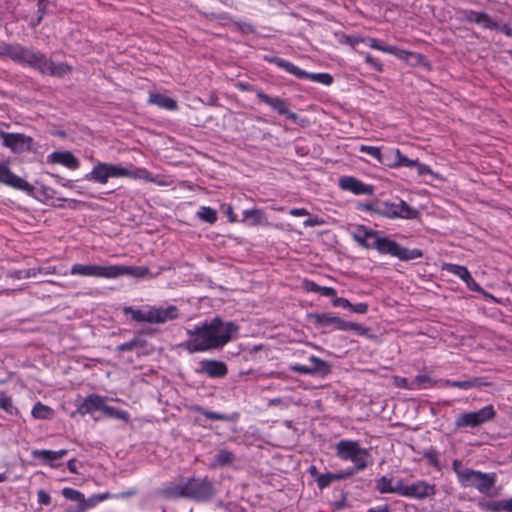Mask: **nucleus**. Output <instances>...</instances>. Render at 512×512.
<instances>
[{
	"instance_id": "nucleus-52",
	"label": "nucleus",
	"mask_w": 512,
	"mask_h": 512,
	"mask_svg": "<svg viewBox=\"0 0 512 512\" xmlns=\"http://www.w3.org/2000/svg\"><path fill=\"white\" fill-rule=\"evenodd\" d=\"M356 472H358V471L355 470L354 468H348L346 470H341L339 472L333 473L334 480L335 481L345 480V479L353 476Z\"/></svg>"
},
{
	"instance_id": "nucleus-36",
	"label": "nucleus",
	"mask_w": 512,
	"mask_h": 512,
	"mask_svg": "<svg viewBox=\"0 0 512 512\" xmlns=\"http://www.w3.org/2000/svg\"><path fill=\"white\" fill-rule=\"evenodd\" d=\"M197 216L209 224H214L217 221V211L210 207H201L197 212Z\"/></svg>"
},
{
	"instance_id": "nucleus-34",
	"label": "nucleus",
	"mask_w": 512,
	"mask_h": 512,
	"mask_svg": "<svg viewBox=\"0 0 512 512\" xmlns=\"http://www.w3.org/2000/svg\"><path fill=\"white\" fill-rule=\"evenodd\" d=\"M243 217L244 220H251V225H259L266 220L265 213L261 209L244 210Z\"/></svg>"
},
{
	"instance_id": "nucleus-29",
	"label": "nucleus",
	"mask_w": 512,
	"mask_h": 512,
	"mask_svg": "<svg viewBox=\"0 0 512 512\" xmlns=\"http://www.w3.org/2000/svg\"><path fill=\"white\" fill-rule=\"evenodd\" d=\"M53 414H54L53 409L41 402H37L31 410V415L35 419H41V420L51 419L53 417Z\"/></svg>"
},
{
	"instance_id": "nucleus-63",
	"label": "nucleus",
	"mask_w": 512,
	"mask_h": 512,
	"mask_svg": "<svg viewBox=\"0 0 512 512\" xmlns=\"http://www.w3.org/2000/svg\"><path fill=\"white\" fill-rule=\"evenodd\" d=\"M415 166L417 167V172H418V175H424V174H427V173H432L431 169L429 166L425 165V164H422V163H419L417 161V164H415Z\"/></svg>"
},
{
	"instance_id": "nucleus-4",
	"label": "nucleus",
	"mask_w": 512,
	"mask_h": 512,
	"mask_svg": "<svg viewBox=\"0 0 512 512\" xmlns=\"http://www.w3.org/2000/svg\"><path fill=\"white\" fill-rule=\"evenodd\" d=\"M355 239L366 248H374L380 254H389L391 256H422L419 249L408 250L401 247L394 240L379 236L378 232L368 230L360 226L355 233Z\"/></svg>"
},
{
	"instance_id": "nucleus-39",
	"label": "nucleus",
	"mask_w": 512,
	"mask_h": 512,
	"mask_svg": "<svg viewBox=\"0 0 512 512\" xmlns=\"http://www.w3.org/2000/svg\"><path fill=\"white\" fill-rule=\"evenodd\" d=\"M443 269L456 275L461 280H464L465 277H468V274L470 273L466 267L451 263L444 264Z\"/></svg>"
},
{
	"instance_id": "nucleus-22",
	"label": "nucleus",
	"mask_w": 512,
	"mask_h": 512,
	"mask_svg": "<svg viewBox=\"0 0 512 512\" xmlns=\"http://www.w3.org/2000/svg\"><path fill=\"white\" fill-rule=\"evenodd\" d=\"M464 19L470 23H477L487 29H497L498 23L494 21L487 13L473 10L465 11Z\"/></svg>"
},
{
	"instance_id": "nucleus-18",
	"label": "nucleus",
	"mask_w": 512,
	"mask_h": 512,
	"mask_svg": "<svg viewBox=\"0 0 512 512\" xmlns=\"http://www.w3.org/2000/svg\"><path fill=\"white\" fill-rule=\"evenodd\" d=\"M200 372L206 374L210 378H222L228 373L227 365L222 361L203 360L200 362Z\"/></svg>"
},
{
	"instance_id": "nucleus-8",
	"label": "nucleus",
	"mask_w": 512,
	"mask_h": 512,
	"mask_svg": "<svg viewBox=\"0 0 512 512\" xmlns=\"http://www.w3.org/2000/svg\"><path fill=\"white\" fill-rule=\"evenodd\" d=\"M211 337L216 339L214 349L224 347L227 343L233 340L239 331V326L233 321H223L220 317H214L211 320L205 321Z\"/></svg>"
},
{
	"instance_id": "nucleus-46",
	"label": "nucleus",
	"mask_w": 512,
	"mask_h": 512,
	"mask_svg": "<svg viewBox=\"0 0 512 512\" xmlns=\"http://www.w3.org/2000/svg\"><path fill=\"white\" fill-rule=\"evenodd\" d=\"M98 504L95 495H92L89 498H85L83 496V499L81 501V504L78 505V512H86L88 509H91L95 507Z\"/></svg>"
},
{
	"instance_id": "nucleus-3",
	"label": "nucleus",
	"mask_w": 512,
	"mask_h": 512,
	"mask_svg": "<svg viewBox=\"0 0 512 512\" xmlns=\"http://www.w3.org/2000/svg\"><path fill=\"white\" fill-rule=\"evenodd\" d=\"M452 470L456 474L457 481L463 488H474L480 494L488 497L495 496L496 473H485L480 470L465 467L458 459L453 460Z\"/></svg>"
},
{
	"instance_id": "nucleus-54",
	"label": "nucleus",
	"mask_w": 512,
	"mask_h": 512,
	"mask_svg": "<svg viewBox=\"0 0 512 512\" xmlns=\"http://www.w3.org/2000/svg\"><path fill=\"white\" fill-rule=\"evenodd\" d=\"M466 286L471 290V291H475V292H480L482 291V288L480 287V285L473 279V277L471 276V274L469 273L468 274V277H465L464 280H462Z\"/></svg>"
},
{
	"instance_id": "nucleus-23",
	"label": "nucleus",
	"mask_w": 512,
	"mask_h": 512,
	"mask_svg": "<svg viewBox=\"0 0 512 512\" xmlns=\"http://www.w3.org/2000/svg\"><path fill=\"white\" fill-rule=\"evenodd\" d=\"M51 163H59L69 169H76L79 167L78 159L69 151H56L49 155Z\"/></svg>"
},
{
	"instance_id": "nucleus-51",
	"label": "nucleus",
	"mask_w": 512,
	"mask_h": 512,
	"mask_svg": "<svg viewBox=\"0 0 512 512\" xmlns=\"http://www.w3.org/2000/svg\"><path fill=\"white\" fill-rule=\"evenodd\" d=\"M290 371L303 374V375H314V371L309 366L301 364H293L289 367Z\"/></svg>"
},
{
	"instance_id": "nucleus-43",
	"label": "nucleus",
	"mask_w": 512,
	"mask_h": 512,
	"mask_svg": "<svg viewBox=\"0 0 512 512\" xmlns=\"http://www.w3.org/2000/svg\"><path fill=\"white\" fill-rule=\"evenodd\" d=\"M395 157L396 160L394 164L390 165L391 167H400V166H407V167H413L415 164H417V160H411L404 156L399 149H396L395 151Z\"/></svg>"
},
{
	"instance_id": "nucleus-40",
	"label": "nucleus",
	"mask_w": 512,
	"mask_h": 512,
	"mask_svg": "<svg viewBox=\"0 0 512 512\" xmlns=\"http://www.w3.org/2000/svg\"><path fill=\"white\" fill-rule=\"evenodd\" d=\"M194 411L204 415L207 419L219 420V421H228L229 420V417L227 415L219 413V412L206 410L201 406L194 407Z\"/></svg>"
},
{
	"instance_id": "nucleus-24",
	"label": "nucleus",
	"mask_w": 512,
	"mask_h": 512,
	"mask_svg": "<svg viewBox=\"0 0 512 512\" xmlns=\"http://www.w3.org/2000/svg\"><path fill=\"white\" fill-rule=\"evenodd\" d=\"M68 453V450L61 449L58 451H52V450H33L32 456L36 459H41L45 463L49 464L50 466H54V462L62 459L65 457Z\"/></svg>"
},
{
	"instance_id": "nucleus-56",
	"label": "nucleus",
	"mask_w": 512,
	"mask_h": 512,
	"mask_svg": "<svg viewBox=\"0 0 512 512\" xmlns=\"http://www.w3.org/2000/svg\"><path fill=\"white\" fill-rule=\"evenodd\" d=\"M332 305L334 307H342L344 309H349V310L351 307V303L349 302L348 299L342 298V297H337V295L334 297V299H332Z\"/></svg>"
},
{
	"instance_id": "nucleus-14",
	"label": "nucleus",
	"mask_w": 512,
	"mask_h": 512,
	"mask_svg": "<svg viewBox=\"0 0 512 512\" xmlns=\"http://www.w3.org/2000/svg\"><path fill=\"white\" fill-rule=\"evenodd\" d=\"M256 96L260 102L266 103L280 115H285L294 123L301 122L299 116L296 113L290 111L289 104L286 102V100L280 97H271L264 93L262 90H257Z\"/></svg>"
},
{
	"instance_id": "nucleus-38",
	"label": "nucleus",
	"mask_w": 512,
	"mask_h": 512,
	"mask_svg": "<svg viewBox=\"0 0 512 512\" xmlns=\"http://www.w3.org/2000/svg\"><path fill=\"white\" fill-rule=\"evenodd\" d=\"M479 383L477 378H473L470 380L458 381V380H447L446 385L449 387L459 388L463 390L470 389L472 387H476Z\"/></svg>"
},
{
	"instance_id": "nucleus-35",
	"label": "nucleus",
	"mask_w": 512,
	"mask_h": 512,
	"mask_svg": "<svg viewBox=\"0 0 512 512\" xmlns=\"http://www.w3.org/2000/svg\"><path fill=\"white\" fill-rule=\"evenodd\" d=\"M125 315H130L132 320L136 322H147L148 323V309H135L133 307H124Z\"/></svg>"
},
{
	"instance_id": "nucleus-50",
	"label": "nucleus",
	"mask_w": 512,
	"mask_h": 512,
	"mask_svg": "<svg viewBox=\"0 0 512 512\" xmlns=\"http://www.w3.org/2000/svg\"><path fill=\"white\" fill-rule=\"evenodd\" d=\"M364 41L365 39L358 35H344L341 40L342 43L348 44L352 47H355L356 45Z\"/></svg>"
},
{
	"instance_id": "nucleus-31",
	"label": "nucleus",
	"mask_w": 512,
	"mask_h": 512,
	"mask_svg": "<svg viewBox=\"0 0 512 512\" xmlns=\"http://www.w3.org/2000/svg\"><path fill=\"white\" fill-rule=\"evenodd\" d=\"M455 426L457 428H466V427H478L479 424L476 420V416L473 412H467L460 414L455 420Z\"/></svg>"
},
{
	"instance_id": "nucleus-25",
	"label": "nucleus",
	"mask_w": 512,
	"mask_h": 512,
	"mask_svg": "<svg viewBox=\"0 0 512 512\" xmlns=\"http://www.w3.org/2000/svg\"><path fill=\"white\" fill-rule=\"evenodd\" d=\"M479 507L484 511L512 512V497L503 500L479 502Z\"/></svg>"
},
{
	"instance_id": "nucleus-12",
	"label": "nucleus",
	"mask_w": 512,
	"mask_h": 512,
	"mask_svg": "<svg viewBox=\"0 0 512 512\" xmlns=\"http://www.w3.org/2000/svg\"><path fill=\"white\" fill-rule=\"evenodd\" d=\"M437 489L435 484H430L425 480H417L410 484H405L402 479V487L400 496L423 500L426 498H432L436 495Z\"/></svg>"
},
{
	"instance_id": "nucleus-61",
	"label": "nucleus",
	"mask_w": 512,
	"mask_h": 512,
	"mask_svg": "<svg viewBox=\"0 0 512 512\" xmlns=\"http://www.w3.org/2000/svg\"><path fill=\"white\" fill-rule=\"evenodd\" d=\"M319 294L322 296L331 297L332 299H334V297L336 296V290L332 287L321 286L320 290H319Z\"/></svg>"
},
{
	"instance_id": "nucleus-9",
	"label": "nucleus",
	"mask_w": 512,
	"mask_h": 512,
	"mask_svg": "<svg viewBox=\"0 0 512 512\" xmlns=\"http://www.w3.org/2000/svg\"><path fill=\"white\" fill-rule=\"evenodd\" d=\"M187 334L189 338L185 346L190 353L214 350V344L217 342L214 337H211L205 321L188 330Z\"/></svg>"
},
{
	"instance_id": "nucleus-45",
	"label": "nucleus",
	"mask_w": 512,
	"mask_h": 512,
	"mask_svg": "<svg viewBox=\"0 0 512 512\" xmlns=\"http://www.w3.org/2000/svg\"><path fill=\"white\" fill-rule=\"evenodd\" d=\"M317 486L319 489L323 490L331 485L334 482V475L331 472L319 474L315 479Z\"/></svg>"
},
{
	"instance_id": "nucleus-5",
	"label": "nucleus",
	"mask_w": 512,
	"mask_h": 512,
	"mask_svg": "<svg viewBox=\"0 0 512 512\" xmlns=\"http://www.w3.org/2000/svg\"><path fill=\"white\" fill-rule=\"evenodd\" d=\"M0 57H8L13 61L26 63L42 73L54 74V65L42 53H35L20 44H0Z\"/></svg>"
},
{
	"instance_id": "nucleus-58",
	"label": "nucleus",
	"mask_w": 512,
	"mask_h": 512,
	"mask_svg": "<svg viewBox=\"0 0 512 512\" xmlns=\"http://www.w3.org/2000/svg\"><path fill=\"white\" fill-rule=\"evenodd\" d=\"M365 60L369 65L373 66L376 71H378V72L383 71V65L377 59L372 57V55H370L369 53L366 54Z\"/></svg>"
},
{
	"instance_id": "nucleus-20",
	"label": "nucleus",
	"mask_w": 512,
	"mask_h": 512,
	"mask_svg": "<svg viewBox=\"0 0 512 512\" xmlns=\"http://www.w3.org/2000/svg\"><path fill=\"white\" fill-rule=\"evenodd\" d=\"M340 186L342 189L349 190L356 195L366 194L371 195L373 193V187L364 184L362 181L354 177H343L340 179Z\"/></svg>"
},
{
	"instance_id": "nucleus-16",
	"label": "nucleus",
	"mask_w": 512,
	"mask_h": 512,
	"mask_svg": "<svg viewBox=\"0 0 512 512\" xmlns=\"http://www.w3.org/2000/svg\"><path fill=\"white\" fill-rule=\"evenodd\" d=\"M308 318L317 328H330L338 331L345 329L346 320L333 313H310Z\"/></svg>"
},
{
	"instance_id": "nucleus-21",
	"label": "nucleus",
	"mask_w": 512,
	"mask_h": 512,
	"mask_svg": "<svg viewBox=\"0 0 512 512\" xmlns=\"http://www.w3.org/2000/svg\"><path fill=\"white\" fill-rule=\"evenodd\" d=\"M104 407L105 403L104 398L102 396L97 394H90L78 406V412L82 415L91 414L99 410L103 412Z\"/></svg>"
},
{
	"instance_id": "nucleus-30",
	"label": "nucleus",
	"mask_w": 512,
	"mask_h": 512,
	"mask_svg": "<svg viewBox=\"0 0 512 512\" xmlns=\"http://www.w3.org/2000/svg\"><path fill=\"white\" fill-rule=\"evenodd\" d=\"M309 361L313 364L310 367L314 371V375H321L324 377L331 372L330 365L317 356L311 355L309 357Z\"/></svg>"
},
{
	"instance_id": "nucleus-11",
	"label": "nucleus",
	"mask_w": 512,
	"mask_h": 512,
	"mask_svg": "<svg viewBox=\"0 0 512 512\" xmlns=\"http://www.w3.org/2000/svg\"><path fill=\"white\" fill-rule=\"evenodd\" d=\"M124 176H131V172L121 165L98 163L93 167L92 171L86 176V178L100 184H105L109 178Z\"/></svg>"
},
{
	"instance_id": "nucleus-49",
	"label": "nucleus",
	"mask_w": 512,
	"mask_h": 512,
	"mask_svg": "<svg viewBox=\"0 0 512 512\" xmlns=\"http://www.w3.org/2000/svg\"><path fill=\"white\" fill-rule=\"evenodd\" d=\"M47 3L46 0H38V17L32 22L33 27L40 24L43 16L47 13Z\"/></svg>"
},
{
	"instance_id": "nucleus-48",
	"label": "nucleus",
	"mask_w": 512,
	"mask_h": 512,
	"mask_svg": "<svg viewBox=\"0 0 512 512\" xmlns=\"http://www.w3.org/2000/svg\"><path fill=\"white\" fill-rule=\"evenodd\" d=\"M139 345H140V340L135 337V338L131 339L128 342H124V343L118 345L117 346V350L120 351V352L132 351L133 349H135Z\"/></svg>"
},
{
	"instance_id": "nucleus-64",
	"label": "nucleus",
	"mask_w": 512,
	"mask_h": 512,
	"mask_svg": "<svg viewBox=\"0 0 512 512\" xmlns=\"http://www.w3.org/2000/svg\"><path fill=\"white\" fill-rule=\"evenodd\" d=\"M496 30L501 31L506 36H509V37L512 36V29H511L510 25H508V24H503V25L498 24V28Z\"/></svg>"
},
{
	"instance_id": "nucleus-27",
	"label": "nucleus",
	"mask_w": 512,
	"mask_h": 512,
	"mask_svg": "<svg viewBox=\"0 0 512 512\" xmlns=\"http://www.w3.org/2000/svg\"><path fill=\"white\" fill-rule=\"evenodd\" d=\"M149 102L167 110H176L177 101L162 94H150Z\"/></svg>"
},
{
	"instance_id": "nucleus-33",
	"label": "nucleus",
	"mask_w": 512,
	"mask_h": 512,
	"mask_svg": "<svg viewBox=\"0 0 512 512\" xmlns=\"http://www.w3.org/2000/svg\"><path fill=\"white\" fill-rule=\"evenodd\" d=\"M0 409L9 415L17 416L19 414L18 408L13 404L12 397L6 395L2 391H0Z\"/></svg>"
},
{
	"instance_id": "nucleus-7",
	"label": "nucleus",
	"mask_w": 512,
	"mask_h": 512,
	"mask_svg": "<svg viewBox=\"0 0 512 512\" xmlns=\"http://www.w3.org/2000/svg\"><path fill=\"white\" fill-rule=\"evenodd\" d=\"M365 208L374 213L388 217V218H404L415 219L418 217L419 212L411 208L405 201L401 200L399 203H388L378 201L374 204H366Z\"/></svg>"
},
{
	"instance_id": "nucleus-10",
	"label": "nucleus",
	"mask_w": 512,
	"mask_h": 512,
	"mask_svg": "<svg viewBox=\"0 0 512 512\" xmlns=\"http://www.w3.org/2000/svg\"><path fill=\"white\" fill-rule=\"evenodd\" d=\"M264 60L269 63L276 64L278 67L293 74L297 78L310 79L312 81L324 84L326 86H329L333 83V76L329 73H309L295 66L293 63L276 56H265Z\"/></svg>"
},
{
	"instance_id": "nucleus-2",
	"label": "nucleus",
	"mask_w": 512,
	"mask_h": 512,
	"mask_svg": "<svg viewBox=\"0 0 512 512\" xmlns=\"http://www.w3.org/2000/svg\"><path fill=\"white\" fill-rule=\"evenodd\" d=\"M160 270L153 271L149 266H127V265H93L75 264L71 267V274L90 277L117 278L122 275L141 278L146 275L156 276Z\"/></svg>"
},
{
	"instance_id": "nucleus-53",
	"label": "nucleus",
	"mask_w": 512,
	"mask_h": 512,
	"mask_svg": "<svg viewBox=\"0 0 512 512\" xmlns=\"http://www.w3.org/2000/svg\"><path fill=\"white\" fill-rule=\"evenodd\" d=\"M320 287L318 284H316L314 281H311V280H308V279H304L302 281V288L306 291V292H315V293H319V290H320Z\"/></svg>"
},
{
	"instance_id": "nucleus-37",
	"label": "nucleus",
	"mask_w": 512,
	"mask_h": 512,
	"mask_svg": "<svg viewBox=\"0 0 512 512\" xmlns=\"http://www.w3.org/2000/svg\"><path fill=\"white\" fill-rule=\"evenodd\" d=\"M424 458L427 461L428 465L434 467L437 471L442 470V466L440 464L439 453L430 448L429 450L424 452Z\"/></svg>"
},
{
	"instance_id": "nucleus-28",
	"label": "nucleus",
	"mask_w": 512,
	"mask_h": 512,
	"mask_svg": "<svg viewBox=\"0 0 512 512\" xmlns=\"http://www.w3.org/2000/svg\"><path fill=\"white\" fill-rule=\"evenodd\" d=\"M234 461H235V455L232 452H230L226 449H221L214 456V460L211 464V468L228 466V465H231Z\"/></svg>"
},
{
	"instance_id": "nucleus-19",
	"label": "nucleus",
	"mask_w": 512,
	"mask_h": 512,
	"mask_svg": "<svg viewBox=\"0 0 512 512\" xmlns=\"http://www.w3.org/2000/svg\"><path fill=\"white\" fill-rule=\"evenodd\" d=\"M402 479L394 480L391 477L381 476L376 480L375 488L380 494H397L400 496Z\"/></svg>"
},
{
	"instance_id": "nucleus-6",
	"label": "nucleus",
	"mask_w": 512,
	"mask_h": 512,
	"mask_svg": "<svg viewBox=\"0 0 512 512\" xmlns=\"http://www.w3.org/2000/svg\"><path fill=\"white\" fill-rule=\"evenodd\" d=\"M336 456L344 461H351L354 464V469L363 471L367 468L370 452L367 448L360 446V443L355 440H340L336 446Z\"/></svg>"
},
{
	"instance_id": "nucleus-42",
	"label": "nucleus",
	"mask_w": 512,
	"mask_h": 512,
	"mask_svg": "<svg viewBox=\"0 0 512 512\" xmlns=\"http://www.w3.org/2000/svg\"><path fill=\"white\" fill-rule=\"evenodd\" d=\"M61 493L65 499L77 502V504H81V501L84 496V494L79 490L70 487L63 488Z\"/></svg>"
},
{
	"instance_id": "nucleus-32",
	"label": "nucleus",
	"mask_w": 512,
	"mask_h": 512,
	"mask_svg": "<svg viewBox=\"0 0 512 512\" xmlns=\"http://www.w3.org/2000/svg\"><path fill=\"white\" fill-rule=\"evenodd\" d=\"M473 413L476 416L479 426L493 420L496 416V411L493 405H487L478 411H473Z\"/></svg>"
},
{
	"instance_id": "nucleus-1",
	"label": "nucleus",
	"mask_w": 512,
	"mask_h": 512,
	"mask_svg": "<svg viewBox=\"0 0 512 512\" xmlns=\"http://www.w3.org/2000/svg\"><path fill=\"white\" fill-rule=\"evenodd\" d=\"M160 493L167 499H187L204 502L213 497L214 487L208 477H182L164 486Z\"/></svg>"
},
{
	"instance_id": "nucleus-59",
	"label": "nucleus",
	"mask_w": 512,
	"mask_h": 512,
	"mask_svg": "<svg viewBox=\"0 0 512 512\" xmlns=\"http://www.w3.org/2000/svg\"><path fill=\"white\" fill-rule=\"evenodd\" d=\"M412 382L415 385V389H416V388L424 387V384L430 383L431 379L426 375H417Z\"/></svg>"
},
{
	"instance_id": "nucleus-60",
	"label": "nucleus",
	"mask_w": 512,
	"mask_h": 512,
	"mask_svg": "<svg viewBox=\"0 0 512 512\" xmlns=\"http://www.w3.org/2000/svg\"><path fill=\"white\" fill-rule=\"evenodd\" d=\"M350 311L358 314H365L368 311V305L366 303H351Z\"/></svg>"
},
{
	"instance_id": "nucleus-44",
	"label": "nucleus",
	"mask_w": 512,
	"mask_h": 512,
	"mask_svg": "<svg viewBox=\"0 0 512 512\" xmlns=\"http://www.w3.org/2000/svg\"><path fill=\"white\" fill-rule=\"evenodd\" d=\"M343 331H354L357 335L367 336L369 328L356 322L346 321L345 329Z\"/></svg>"
},
{
	"instance_id": "nucleus-17",
	"label": "nucleus",
	"mask_w": 512,
	"mask_h": 512,
	"mask_svg": "<svg viewBox=\"0 0 512 512\" xmlns=\"http://www.w3.org/2000/svg\"><path fill=\"white\" fill-rule=\"evenodd\" d=\"M178 317V309L174 305L166 308L148 307V323H165Z\"/></svg>"
},
{
	"instance_id": "nucleus-62",
	"label": "nucleus",
	"mask_w": 512,
	"mask_h": 512,
	"mask_svg": "<svg viewBox=\"0 0 512 512\" xmlns=\"http://www.w3.org/2000/svg\"><path fill=\"white\" fill-rule=\"evenodd\" d=\"M303 224L305 227H312V226L322 225V224H324V221L318 217H311V218H308L307 220H305Z\"/></svg>"
},
{
	"instance_id": "nucleus-47",
	"label": "nucleus",
	"mask_w": 512,
	"mask_h": 512,
	"mask_svg": "<svg viewBox=\"0 0 512 512\" xmlns=\"http://www.w3.org/2000/svg\"><path fill=\"white\" fill-rule=\"evenodd\" d=\"M360 151L369 154L370 156L376 158L380 163H382V154L380 148L374 146L361 145Z\"/></svg>"
},
{
	"instance_id": "nucleus-57",
	"label": "nucleus",
	"mask_w": 512,
	"mask_h": 512,
	"mask_svg": "<svg viewBox=\"0 0 512 512\" xmlns=\"http://www.w3.org/2000/svg\"><path fill=\"white\" fill-rule=\"evenodd\" d=\"M395 383L400 388L415 389V385L413 384V382H410L407 378L396 377Z\"/></svg>"
},
{
	"instance_id": "nucleus-41",
	"label": "nucleus",
	"mask_w": 512,
	"mask_h": 512,
	"mask_svg": "<svg viewBox=\"0 0 512 512\" xmlns=\"http://www.w3.org/2000/svg\"><path fill=\"white\" fill-rule=\"evenodd\" d=\"M103 413L107 416H110V417H113V418H116V419H120V420H123V421H128L129 420V413L125 410H121V409H116L112 406H106L104 407V410H103Z\"/></svg>"
},
{
	"instance_id": "nucleus-55",
	"label": "nucleus",
	"mask_w": 512,
	"mask_h": 512,
	"mask_svg": "<svg viewBox=\"0 0 512 512\" xmlns=\"http://www.w3.org/2000/svg\"><path fill=\"white\" fill-rule=\"evenodd\" d=\"M37 499L38 503L41 505H49L51 503V497L48 492H46L44 489H40L37 492Z\"/></svg>"
},
{
	"instance_id": "nucleus-26",
	"label": "nucleus",
	"mask_w": 512,
	"mask_h": 512,
	"mask_svg": "<svg viewBox=\"0 0 512 512\" xmlns=\"http://www.w3.org/2000/svg\"><path fill=\"white\" fill-rule=\"evenodd\" d=\"M367 41L371 48L385 52V53L395 55L399 58H404L406 55H412V53H409L405 50H401L396 46L383 45L375 38H367Z\"/></svg>"
},
{
	"instance_id": "nucleus-13",
	"label": "nucleus",
	"mask_w": 512,
	"mask_h": 512,
	"mask_svg": "<svg viewBox=\"0 0 512 512\" xmlns=\"http://www.w3.org/2000/svg\"><path fill=\"white\" fill-rule=\"evenodd\" d=\"M0 138L3 146L9 148L13 153L20 154L33 150V138L25 134L0 131Z\"/></svg>"
},
{
	"instance_id": "nucleus-15",
	"label": "nucleus",
	"mask_w": 512,
	"mask_h": 512,
	"mask_svg": "<svg viewBox=\"0 0 512 512\" xmlns=\"http://www.w3.org/2000/svg\"><path fill=\"white\" fill-rule=\"evenodd\" d=\"M0 183L28 193H32L34 190V187L30 183L12 173L8 161H0Z\"/></svg>"
}]
</instances>
